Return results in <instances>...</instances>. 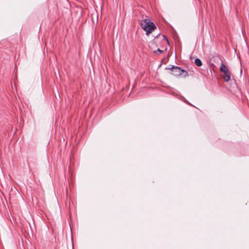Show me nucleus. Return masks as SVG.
Returning <instances> with one entry per match:
<instances>
[{"mask_svg":"<svg viewBox=\"0 0 249 249\" xmlns=\"http://www.w3.org/2000/svg\"><path fill=\"white\" fill-rule=\"evenodd\" d=\"M223 77L225 81H226V82L229 81L231 79V73L230 72V71H226V72H224V75H223Z\"/></svg>","mask_w":249,"mask_h":249,"instance_id":"3","label":"nucleus"},{"mask_svg":"<svg viewBox=\"0 0 249 249\" xmlns=\"http://www.w3.org/2000/svg\"><path fill=\"white\" fill-rule=\"evenodd\" d=\"M157 52H159L160 53H161V52H162V51L159 49H158L157 50Z\"/></svg>","mask_w":249,"mask_h":249,"instance_id":"7","label":"nucleus"},{"mask_svg":"<svg viewBox=\"0 0 249 249\" xmlns=\"http://www.w3.org/2000/svg\"><path fill=\"white\" fill-rule=\"evenodd\" d=\"M141 26L142 28L146 32V35L147 36H148L156 29L155 25L149 19H145L144 20H141Z\"/></svg>","mask_w":249,"mask_h":249,"instance_id":"1","label":"nucleus"},{"mask_svg":"<svg viewBox=\"0 0 249 249\" xmlns=\"http://www.w3.org/2000/svg\"><path fill=\"white\" fill-rule=\"evenodd\" d=\"M171 69L172 71V74L175 76L181 75L183 73H185L184 76H186L188 75L187 72L181 69L178 67L173 66Z\"/></svg>","mask_w":249,"mask_h":249,"instance_id":"2","label":"nucleus"},{"mask_svg":"<svg viewBox=\"0 0 249 249\" xmlns=\"http://www.w3.org/2000/svg\"><path fill=\"white\" fill-rule=\"evenodd\" d=\"M220 70L221 72L224 73L229 71L228 68L223 63H221Z\"/></svg>","mask_w":249,"mask_h":249,"instance_id":"4","label":"nucleus"},{"mask_svg":"<svg viewBox=\"0 0 249 249\" xmlns=\"http://www.w3.org/2000/svg\"><path fill=\"white\" fill-rule=\"evenodd\" d=\"M195 63L198 67H200L202 65L201 61L199 58H196L195 60Z\"/></svg>","mask_w":249,"mask_h":249,"instance_id":"5","label":"nucleus"},{"mask_svg":"<svg viewBox=\"0 0 249 249\" xmlns=\"http://www.w3.org/2000/svg\"><path fill=\"white\" fill-rule=\"evenodd\" d=\"M154 45H155V42L154 40H153V41H150V42L149 44V48L151 49L153 53H156V50H154L153 49V48Z\"/></svg>","mask_w":249,"mask_h":249,"instance_id":"6","label":"nucleus"}]
</instances>
